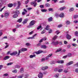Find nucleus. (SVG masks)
Masks as SVG:
<instances>
[{
	"label": "nucleus",
	"mask_w": 78,
	"mask_h": 78,
	"mask_svg": "<svg viewBox=\"0 0 78 78\" xmlns=\"http://www.w3.org/2000/svg\"><path fill=\"white\" fill-rule=\"evenodd\" d=\"M57 62L58 64H63L64 62V60H61L57 61Z\"/></svg>",
	"instance_id": "9"
},
{
	"label": "nucleus",
	"mask_w": 78,
	"mask_h": 78,
	"mask_svg": "<svg viewBox=\"0 0 78 78\" xmlns=\"http://www.w3.org/2000/svg\"><path fill=\"white\" fill-rule=\"evenodd\" d=\"M74 66H76V67H78V62H77L76 64H74Z\"/></svg>",
	"instance_id": "56"
},
{
	"label": "nucleus",
	"mask_w": 78,
	"mask_h": 78,
	"mask_svg": "<svg viewBox=\"0 0 78 78\" xmlns=\"http://www.w3.org/2000/svg\"><path fill=\"white\" fill-rule=\"evenodd\" d=\"M40 7L41 8L43 9L44 8V5H40Z\"/></svg>",
	"instance_id": "52"
},
{
	"label": "nucleus",
	"mask_w": 78,
	"mask_h": 78,
	"mask_svg": "<svg viewBox=\"0 0 78 78\" xmlns=\"http://www.w3.org/2000/svg\"><path fill=\"white\" fill-rule=\"evenodd\" d=\"M73 11H74V9L73 8H71L69 9V12H72Z\"/></svg>",
	"instance_id": "24"
},
{
	"label": "nucleus",
	"mask_w": 78,
	"mask_h": 78,
	"mask_svg": "<svg viewBox=\"0 0 78 78\" xmlns=\"http://www.w3.org/2000/svg\"><path fill=\"white\" fill-rule=\"evenodd\" d=\"M48 68V66H45V67H42L41 68V69L42 70H46V69H47Z\"/></svg>",
	"instance_id": "15"
},
{
	"label": "nucleus",
	"mask_w": 78,
	"mask_h": 78,
	"mask_svg": "<svg viewBox=\"0 0 78 78\" xmlns=\"http://www.w3.org/2000/svg\"><path fill=\"white\" fill-rule=\"evenodd\" d=\"M38 76L39 78H43V76H44V75L42 73L40 72L39 73V74L38 75Z\"/></svg>",
	"instance_id": "5"
},
{
	"label": "nucleus",
	"mask_w": 78,
	"mask_h": 78,
	"mask_svg": "<svg viewBox=\"0 0 78 78\" xmlns=\"http://www.w3.org/2000/svg\"><path fill=\"white\" fill-rule=\"evenodd\" d=\"M28 76H29V75L28 74H26L25 75V77L26 78H27L28 77Z\"/></svg>",
	"instance_id": "63"
},
{
	"label": "nucleus",
	"mask_w": 78,
	"mask_h": 78,
	"mask_svg": "<svg viewBox=\"0 0 78 78\" xmlns=\"http://www.w3.org/2000/svg\"><path fill=\"white\" fill-rule=\"evenodd\" d=\"M28 19L27 18L24 19L23 23V25H25V23H27V22H28Z\"/></svg>",
	"instance_id": "8"
},
{
	"label": "nucleus",
	"mask_w": 78,
	"mask_h": 78,
	"mask_svg": "<svg viewBox=\"0 0 78 78\" xmlns=\"http://www.w3.org/2000/svg\"><path fill=\"white\" fill-rule=\"evenodd\" d=\"M59 16L60 17H64V14L63 13H61L59 15Z\"/></svg>",
	"instance_id": "17"
},
{
	"label": "nucleus",
	"mask_w": 78,
	"mask_h": 78,
	"mask_svg": "<svg viewBox=\"0 0 78 78\" xmlns=\"http://www.w3.org/2000/svg\"><path fill=\"white\" fill-rule=\"evenodd\" d=\"M52 44L54 45H57L59 44V42L58 41H54L52 43Z\"/></svg>",
	"instance_id": "6"
},
{
	"label": "nucleus",
	"mask_w": 78,
	"mask_h": 78,
	"mask_svg": "<svg viewBox=\"0 0 78 78\" xmlns=\"http://www.w3.org/2000/svg\"><path fill=\"white\" fill-rule=\"evenodd\" d=\"M17 51H14V52H13L12 53H10V55L11 56H16V55H17Z\"/></svg>",
	"instance_id": "4"
},
{
	"label": "nucleus",
	"mask_w": 78,
	"mask_h": 78,
	"mask_svg": "<svg viewBox=\"0 0 78 78\" xmlns=\"http://www.w3.org/2000/svg\"><path fill=\"white\" fill-rule=\"evenodd\" d=\"M66 39H68L69 40H70V39H71V36H70V35H69V34H67L66 35Z\"/></svg>",
	"instance_id": "11"
},
{
	"label": "nucleus",
	"mask_w": 78,
	"mask_h": 78,
	"mask_svg": "<svg viewBox=\"0 0 78 78\" xmlns=\"http://www.w3.org/2000/svg\"><path fill=\"white\" fill-rule=\"evenodd\" d=\"M33 32H34L33 31H32L30 32L29 33V34L30 35H31V34H33Z\"/></svg>",
	"instance_id": "51"
},
{
	"label": "nucleus",
	"mask_w": 78,
	"mask_h": 78,
	"mask_svg": "<svg viewBox=\"0 0 78 78\" xmlns=\"http://www.w3.org/2000/svg\"><path fill=\"white\" fill-rule=\"evenodd\" d=\"M20 72L21 73H22V72H23V68H22L21 69Z\"/></svg>",
	"instance_id": "42"
},
{
	"label": "nucleus",
	"mask_w": 78,
	"mask_h": 78,
	"mask_svg": "<svg viewBox=\"0 0 78 78\" xmlns=\"http://www.w3.org/2000/svg\"><path fill=\"white\" fill-rule=\"evenodd\" d=\"M52 33V30H51V29H50L49 30L48 33Z\"/></svg>",
	"instance_id": "55"
},
{
	"label": "nucleus",
	"mask_w": 78,
	"mask_h": 78,
	"mask_svg": "<svg viewBox=\"0 0 78 78\" xmlns=\"http://www.w3.org/2000/svg\"><path fill=\"white\" fill-rule=\"evenodd\" d=\"M58 76H59V74L58 73L56 74L55 75V76L56 78H58Z\"/></svg>",
	"instance_id": "40"
},
{
	"label": "nucleus",
	"mask_w": 78,
	"mask_h": 78,
	"mask_svg": "<svg viewBox=\"0 0 78 78\" xmlns=\"http://www.w3.org/2000/svg\"><path fill=\"white\" fill-rule=\"evenodd\" d=\"M22 18H21L18 20L17 22H19V23H21V22H22Z\"/></svg>",
	"instance_id": "22"
},
{
	"label": "nucleus",
	"mask_w": 78,
	"mask_h": 78,
	"mask_svg": "<svg viewBox=\"0 0 78 78\" xmlns=\"http://www.w3.org/2000/svg\"><path fill=\"white\" fill-rule=\"evenodd\" d=\"M50 6V4L49 3H46L45 4L46 7H49Z\"/></svg>",
	"instance_id": "32"
},
{
	"label": "nucleus",
	"mask_w": 78,
	"mask_h": 78,
	"mask_svg": "<svg viewBox=\"0 0 78 78\" xmlns=\"http://www.w3.org/2000/svg\"><path fill=\"white\" fill-rule=\"evenodd\" d=\"M78 15H75L74 16V18L75 19H76V18H78Z\"/></svg>",
	"instance_id": "57"
},
{
	"label": "nucleus",
	"mask_w": 78,
	"mask_h": 78,
	"mask_svg": "<svg viewBox=\"0 0 78 78\" xmlns=\"http://www.w3.org/2000/svg\"><path fill=\"white\" fill-rule=\"evenodd\" d=\"M43 41H46L47 40V38L46 37H44L42 38Z\"/></svg>",
	"instance_id": "47"
},
{
	"label": "nucleus",
	"mask_w": 78,
	"mask_h": 78,
	"mask_svg": "<svg viewBox=\"0 0 78 78\" xmlns=\"http://www.w3.org/2000/svg\"><path fill=\"white\" fill-rule=\"evenodd\" d=\"M64 72L66 73L68 72V71L66 69H65L64 70Z\"/></svg>",
	"instance_id": "60"
},
{
	"label": "nucleus",
	"mask_w": 78,
	"mask_h": 78,
	"mask_svg": "<svg viewBox=\"0 0 78 78\" xmlns=\"http://www.w3.org/2000/svg\"><path fill=\"white\" fill-rule=\"evenodd\" d=\"M75 72H76V73H78V69H75Z\"/></svg>",
	"instance_id": "62"
},
{
	"label": "nucleus",
	"mask_w": 78,
	"mask_h": 78,
	"mask_svg": "<svg viewBox=\"0 0 78 78\" xmlns=\"http://www.w3.org/2000/svg\"><path fill=\"white\" fill-rule=\"evenodd\" d=\"M73 63V61L69 62V63L66 64V66H70V65H72Z\"/></svg>",
	"instance_id": "10"
},
{
	"label": "nucleus",
	"mask_w": 78,
	"mask_h": 78,
	"mask_svg": "<svg viewBox=\"0 0 78 78\" xmlns=\"http://www.w3.org/2000/svg\"><path fill=\"white\" fill-rule=\"evenodd\" d=\"M45 29L46 30H50V29L49 28V26H48V25L46 27Z\"/></svg>",
	"instance_id": "26"
},
{
	"label": "nucleus",
	"mask_w": 78,
	"mask_h": 78,
	"mask_svg": "<svg viewBox=\"0 0 78 78\" xmlns=\"http://www.w3.org/2000/svg\"><path fill=\"white\" fill-rule=\"evenodd\" d=\"M73 46L74 47H76V44H75V43H73L72 44Z\"/></svg>",
	"instance_id": "61"
},
{
	"label": "nucleus",
	"mask_w": 78,
	"mask_h": 78,
	"mask_svg": "<svg viewBox=\"0 0 78 78\" xmlns=\"http://www.w3.org/2000/svg\"><path fill=\"white\" fill-rule=\"evenodd\" d=\"M12 17L13 18H16L18 17V15L17 14H15Z\"/></svg>",
	"instance_id": "25"
},
{
	"label": "nucleus",
	"mask_w": 78,
	"mask_h": 78,
	"mask_svg": "<svg viewBox=\"0 0 78 78\" xmlns=\"http://www.w3.org/2000/svg\"><path fill=\"white\" fill-rule=\"evenodd\" d=\"M27 51V48H22L21 49L18 51V53L17 56H19L20 53H22V51Z\"/></svg>",
	"instance_id": "1"
},
{
	"label": "nucleus",
	"mask_w": 78,
	"mask_h": 78,
	"mask_svg": "<svg viewBox=\"0 0 78 78\" xmlns=\"http://www.w3.org/2000/svg\"><path fill=\"white\" fill-rule=\"evenodd\" d=\"M36 56V55H31L30 56V58H34V57H35Z\"/></svg>",
	"instance_id": "29"
},
{
	"label": "nucleus",
	"mask_w": 78,
	"mask_h": 78,
	"mask_svg": "<svg viewBox=\"0 0 78 78\" xmlns=\"http://www.w3.org/2000/svg\"><path fill=\"white\" fill-rule=\"evenodd\" d=\"M19 8H20V6L18 5L17 7L16 8V9L17 10V9H19Z\"/></svg>",
	"instance_id": "59"
},
{
	"label": "nucleus",
	"mask_w": 78,
	"mask_h": 78,
	"mask_svg": "<svg viewBox=\"0 0 78 78\" xmlns=\"http://www.w3.org/2000/svg\"><path fill=\"white\" fill-rule=\"evenodd\" d=\"M56 33H57V35H58V34H59V30L56 31Z\"/></svg>",
	"instance_id": "58"
},
{
	"label": "nucleus",
	"mask_w": 78,
	"mask_h": 78,
	"mask_svg": "<svg viewBox=\"0 0 78 78\" xmlns=\"http://www.w3.org/2000/svg\"><path fill=\"white\" fill-rule=\"evenodd\" d=\"M35 23V21H32L30 22V25L28 27V28H30V26H32V25H34Z\"/></svg>",
	"instance_id": "2"
},
{
	"label": "nucleus",
	"mask_w": 78,
	"mask_h": 78,
	"mask_svg": "<svg viewBox=\"0 0 78 78\" xmlns=\"http://www.w3.org/2000/svg\"><path fill=\"white\" fill-rule=\"evenodd\" d=\"M8 7H9V8H11V7H12L13 6V4L12 3H10L8 4Z\"/></svg>",
	"instance_id": "20"
},
{
	"label": "nucleus",
	"mask_w": 78,
	"mask_h": 78,
	"mask_svg": "<svg viewBox=\"0 0 78 78\" xmlns=\"http://www.w3.org/2000/svg\"><path fill=\"white\" fill-rule=\"evenodd\" d=\"M66 24V25H69V24H70V21H67Z\"/></svg>",
	"instance_id": "38"
},
{
	"label": "nucleus",
	"mask_w": 78,
	"mask_h": 78,
	"mask_svg": "<svg viewBox=\"0 0 78 78\" xmlns=\"http://www.w3.org/2000/svg\"><path fill=\"white\" fill-rule=\"evenodd\" d=\"M20 1L18 2V6H20Z\"/></svg>",
	"instance_id": "48"
},
{
	"label": "nucleus",
	"mask_w": 78,
	"mask_h": 78,
	"mask_svg": "<svg viewBox=\"0 0 78 78\" xmlns=\"http://www.w3.org/2000/svg\"><path fill=\"white\" fill-rule=\"evenodd\" d=\"M53 20V18L52 17H51L48 19V22H51L52 20Z\"/></svg>",
	"instance_id": "23"
},
{
	"label": "nucleus",
	"mask_w": 78,
	"mask_h": 78,
	"mask_svg": "<svg viewBox=\"0 0 78 78\" xmlns=\"http://www.w3.org/2000/svg\"><path fill=\"white\" fill-rule=\"evenodd\" d=\"M14 13H15V14H19L20 12H19V11L16 10V11L14 12Z\"/></svg>",
	"instance_id": "31"
},
{
	"label": "nucleus",
	"mask_w": 78,
	"mask_h": 78,
	"mask_svg": "<svg viewBox=\"0 0 78 78\" xmlns=\"http://www.w3.org/2000/svg\"><path fill=\"white\" fill-rule=\"evenodd\" d=\"M67 55V56H68L69 57H71V56H72V54H71V53H69Z\"/></svg>",
	"instance_id": "35"
},
{
	"label": "nucleus",
	"mask_w": 78,
	"mask_h": 78,
	"mask_svg": "<svg viewBox=\"0 0 78 78\" xmlns=\"http://www.w3.org/2000/svg\"><path fill=\"white\" fill-rule=\"evenodd\" d=\"M52 55H53V54L51 53L49 54L48 56L49 57H51V56Z\"/></svg>",
	"instance_id": "50"
},
{
	"label": "nucleus",
	"mask_w": 78,
	"mask_h": 78,
	"mask_svg": "<svg viewBox=\"0 0 78 78\" xmlns=\"http://www.w3.org/2000/svg\"><path fill=\"white\" fill-rule=\"evenodd\" d=\"M23 76H18V78H22Z\"/></svg>",
	"instance_id": "64"
},
{
	"label": "nucleus",
	"mask_w": 78,
	"mask_h": 78,
	"mask_svg": "<svg viewBox=\"0 0 78 78\" xmlns=\"http://www.w3.org/2000/svg\"><path fill=\"white\" fill-rule=\"evenodd\" d=\"M48 10L49 11H53V9L51 8H49L48 9Z\"/></svg>",
	"instance_id": "54"
},
{
	"label": "nucleus",
	"mask_w": 78,
	"mask_h": 78,
	"mask_svg": "<svg viewBox=\"0 0 78 78\" xmlns=\"http://www.w3.org/2000/svg\"><path fill=\"white\" fill-rule=\"evenodd\" d=\"M45 61V58H42L41 60V62H44Z\"/></svg>",
	"instance_id": "46"
},
{
	"label": "nucleus",
	"mask_w": 78,
	"mask_h": 78,
	"mask_svg": "<svg viewBox=\"0 0 78 78\" xmlns=\"http://www.w3.org/2000/svg\"><path fill=\"white\" fill-rule=\"evenodd\" d=\"M66 8V7L65 6H64L62 7H61L59 9L60 11H63V10H64V9H65Z\"/></svg>",
	"instance_id": "18"
},
{
	"label": "nucleus",
	"mask_w": 78,
	"mask_h": 78,
	"mask_svg": "<svg viewBox=\"0 0 78 78\" xmlns=\"http://www.w3.org/2000/svg\"><path fill=\"white\" fill-rule=\"evenodd\" d=\"M75 34L76 36H78V32L77 31H76L75 32Z\"/></svg>",
	"instance_id": "37"
},
{
	"label": "nucleus",
	"mask_w": 78,
	"mask_h": 78,
	"mask_svg": "<svg viewBox=\"0 0 78 78\" xmlns=\"http://www.w3.org/2000/svg\"><path fill=\"white\" fill-rule=\"evenodd\" d=\"M56 63H57V61H51V64H56Z\"/></svg>",
	"instance_id": "21"
},
{
	"label": "nucleus",
	"mask_w": 78,
	"mask_h": 78,
	"mask_svg": "<svg viewBox=\"0 0 78 78\" xmlns=\"http://www.w3.org/2000/svg\"><path fill=\"white\" fill-rule=\"evenodd\" d=\"M9 58V56H5L4 58V60H7V59H8Z\"/></svg>",
	"instance_id": "14"
},
{
	"label": "nucleus",
	"mask_w": 78,
	"mask_h": 78,
	"mask_svg": "<svg viewBox=\"0 0 78 78\" xmlns=\"http://www.w3.org/2000/svg\"><path fill=\"white\" fill-rule=\"evenodd\" d=\"M45 33V30H43V31L41 32V34H44Z\"/></svg>",
	"instance_id": "49"
},
{
	"label": "nucleus",
	"mask_w": 78,
	"mask_h": 78,
	"mask_svg": "<svg viewBox=\"0 0 78 78\" xmlns=\"http://www.w3.org/2000/svg\"><path fill=\"white\" fill-rule=\"evenodd\" d=\"M43 51H42L41 50H40L37 51L35 52V53L37 55H38L39 54H40V53H43Z\"/></svg>",
	"instance_id": "7"
},
{
	"label": "nucleus",
	"mask_w": 78,
	"mask_h": 78,
	"mask_svg": "<svg viewBox=\"0 0 78 78\" xmlns=\"http://www.w3.org/2000/svg\"><path fill=\"white\" fill-rule=\"evenodd\" d=\"M37 0H35L34 2H33L31 3V5H34V7H36V5H37V3H36V1Z\"/></svg>",
	"instance_id": "3"
},
{
	"label": "nucleus",
	"mask_w": 78,
	"mask_h": 78,
	"mask_svg": "<svg viewBox=\"0 0 78 78\" xmlns=\"http://www.w3.org/2000/svg\"><path fill=\"white\" fill-rule=\"evenodd\" d=\"M59 14L58 13H56L55 15V17H59Z\"/></svg>",
	"instance_id": "45"
},
{
	"label": "nucleus",
	"mask_w": 78,
	"mask_h": 78,
	"mask_svg": "<svg viewBox=\"0 0 78 78\" xmlns=\"http://www.w3.org/2000/svg\"><path fill=\"white\" fill-rule=\"evenodd\" d=\"M28 39H34V38L33 37H29L28 38H27Z\"/></svg>",
	"instance_id": "43"
},
{
	"label": "nucleus",
	"mask_w": 78,
	"mask_h": 78,
	"mask_svg": "<svg viewBox=\"0 0 78 78\" xmlns=\"http://www.w3.org/2000/svg\"><path fill=\"white\" fill-rule=\"evenodd\" d=\"M57 37H58V36L57 35H55L54 36V37H53L52 38V39L53 40H55V39H56Z\"/></svg>",
	"instance_id": "28"
},
{
	"label": "nucleus",
	"mask_w": 78,
	"mask_h": 78,
	"mask_svg": "<svg viewBox=\"0 0 78 78\" xmlns=\"http://www.w3.org/2000/svg\"><path fill=\"white\" fill-rule=\"evenodd\" d=\"M27 13L26 12H25L24 11H23L22 12V15H25V14H26V13Z\"/></svg>",
	"instance_id": "53"
},
{
	"label": "nucleus",
	"mask_w": 78,
	"mask_h": 78,
	"mask_svg": "<svg viewBox=\"0 0 78 78\" xmlns=\"http://www.w3.org/2000/svg\"><path fill=\"white\" fill-rule=\"evenodd\" d=\"M17 71L16 69H15L12 71V72H13V73H17Z\"/></svg>",
	"instance_id": "44"
},
{
	"label": "nucleus",
	"mask_w": 78,
	"mask_h": 78,
	"mask_svg": "<svg viewBox=\"0 0 78 78\" xmlns=\"http://www.w3.org/2000/svg\"><path fill=\"white\" fill-rule=\"evenodd\" d=\"M47 10L45 9H42L41 10V11L43 12H47Z\"/></svg>",
	"instance_id": "33"
},
{
	"label": "nucleus",
	"mask_w": 78,
	"mask_h": 78,
	"mask_svg": "<svg viewBox=\"0 0 78 78\" xmlns=\"http://www.w3.org/2000/svg\"><path fill=\"white\" fill-rule=\"evenodd\" d=\"M27 46H30V45H31L29 43H27L26 44H25Z\"/></svg>",
	"instance_id": "36"
},
{
	"label": "nucleus",
	"mask_w": 78,
	"mask_h": 78,
	"mask_svg": "<svg viewBox=\"0 0 78 78\" xmlns=\"http://www.w3.org/2000/svg\"><path fill=\"white\" fill-rule=\"evenodd\" d=\"M41 48H43L44 49H46L47 48V46L45 45H41Z\"/></svg>",
	"instance_id": "12"
},
{
	"label": "nucleus",
	"mask_w": 78,
	"mask_h": 78,
	"mask_svg": "<svg viewBox=\"0 0 78 78\" xmlns=\"http://www.w3.org/2000/svg\"><path fill=\"white\" fill-rule=\"evenodd\" d=\"M62 71H63V69H60L58 70V72L59 73L61 72H62Z\"/></svg>",
	"instance_id": "34"
},
{
	"label": "nucleus",
	"mask_w": 78,
	"mask_h": 78,
	"mask_svg": "<svg viewBox=\"0 0 78 78\" xmlns=\"http://www.w3.org/2000/svg\"><path fill=\"white\" fill-rule=\"evenodd\" d=\"M13 64V62H11L7 64L6 65L7 66H11V65H12Z\"/></svg>",
	"instance_id": "27"
},
{
	"label": "nucleus",
	"mask_w": 78,
	"mask_h": 78,
	"mask_svg": "<svg viewBox=\"0 0 78 78\" xmlns=\"http://www.w3.org/2000/svg\"><path fill=\"white\" fill-rule=\"evenodd\" d=\"M15 67L16 68H17L18 69H19V68H20V66L18 65H16Z\"/></svg>",
	"instance_id": "39"
},
{
	"label": "nucleus",
	"mask_w": 78,
	"mask_h": 78,
	"mask_svg": "<svg viewBox=\"0 0 78 78\" xmlns=\"http://www.w3.org/2000/svg\"><path fill=\"white\" fill-rule=\"evenodd\" d=\"M8 16H9V13L5 12V13L4 17H7Z\"/></svg>",
	"instance_id": "13"
},
{
	"label": "nucleus",
	"mask_w": 78,
	"mask_h": 78,
	"mask_svg": "<svg viewBox=\"0 0 78 78\" xmlns=\"http://www.w3.org/2000/svg\"><path fill=\"white\" fill-rule=\"evenodd\" d=\"M5 6H4L3 7V8H2V9H1L0 10V12H2V11L3 10V9H4L5 8Z\"/></svg>",
	"instance_id": "41"
},
{
	"label": "nucleus",
	"mask_w": 78,
	"mask_h": 78,
	"mask_svg": "<svg viewBox=\"0 0 78 78\" xmlns=\"http://www.w3.org/2000/svg\"><path fill=\"white\" fill-rule=\"evenodd\" d=\"M62 49L61 48H59L56 51H55V53H58V52H59L61 51Z\"/></svg>",
	"instance_id": "16"
},
{
	"label": "nucleus",
	"mask_w": 78,
	"mask_h": 78,
	"mask_svg": "<svg viewBox=\"0 0 78 78\" xmlns=\"http://www.w3.org/2000/svg\"><path fill=\"white\" fill-rule=\"evenodd\" d=\"M42 26L41 25L38 26V27L37 28V30H39L40 29H41V30H42Z\"/></svg>",
	"instance_id": "30"
},
{
	"label": "nucleus",
	"mask_w": 78,
	"mask_h": 78,
	"mask_svg": "<svg viewBox=\"0 0 78 78\" xmlns=\"http://www.w3.org/2000/svg\"><path fill=\"white\" fill-rule=\"evenodd\" d=\"M3 0H0V7H1L3 4Z\"/></svg>",
	"instance_id": "19"
}]
</instances>
